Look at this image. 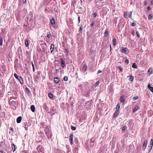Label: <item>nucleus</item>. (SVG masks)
<instances>
[{
  "instance_id": "nucleus-1",
  "label": "nucleus",
  "mask_w": 153,
  "mask_h": 153,
  "mask_svg": "<svg viewBox=\"0 0 153 153\" xmlns=\"http://www.w3.org/2000/svg\"><path fill=\"white\" fill-rule=\"evenodd\" d=\"M132 12H129V13H128L127 12H125L124 13L123 16L126 19H128V17L130 18H132Z\"/></svg>"
},
{
  "instance_id": "nucleus-2",
  "label": "nucleus",
  "mask_w": 153,
  "mask_h": 153,
  "mask_svg": "<svg viewBox=\"0 0 153 153\" xmlns=\"http://www.w3.org/2000/svg\"><path fill=\"white\" fill-rule=\"evenodd\" d=\"M120 51L122 53H128L129 52L128 50L126 48H124L123 47H121L120 48Z\"/></svg>"
},
{
  "instance_id": "nucleus-3",
  "label": "nucleus",
  "mask_w": 153,
  "mask_h": 153,
  "mask_svg": "<svg viewBox=\"0 0 153 153\" xmlns=\"http://www.w3.org/2000/svg\"><path fill=\"white\" fill-rule=\"evenodd\" d=\"M73 134H70V135L69 136V140L70 142V144L71 145H72L73 144Z\"/></svg>"
},
{
  "instance_id": "nucleus-4",
  "label": "nucleus",
  "mask_w": 153,
  "mask_h": 153,
  "mask_svg": "<svg viewBox=\"0 0 153 153\" xmlns=\"http://www.w3.org/2000/svg\"><path fill=\"white\" fill-rule=\"evenodd\" d=\"M147 140L146 139L145 140L143 144V149L144 150L146 147L147 144Z\"/></svg>"
},
{
  "instance_id": "nucleus-5",
  "label": "nucleus",
  "mask_w": 153,
  "mask_h": 153,
  "mask_svg": "<svg viewBox=\"0 0 153 153\" xmlns=\"http://www.w3.org/2000/svg\"><path fill=\"white\" fill-rule=\"evenodd\" d=\"M126 100L125 99V96L123 95L120 97V102L123 103V104H124V102Z\"/></svg>"
},
{
  "instance_id": "nucleus-6",
  "label": "nucleus",
  "mask_w": 153,
  "mask_h": 153,
  "mask_svg": "<svg viewBox=\"0 0 153 153\" xmlns=\"http://www.w3.org/2000/svg\"><path fill=\"white\" fill-rule=\"evenodd\" d=\"M43 108L46 111H47L49 110V108L47 106V105L46 103H45L43 104Z\"/></svg>"
},
{
  "instance_id": "nucleus-7",
  "label": "nucleus",
  "mask_w": 153,
  "mask_h": 153,
  "mask_svg": "<svg viewBox=\"0 0 153 153\" xmlns=\"http://www.w3.org/2000/svg\"><path fill=\"white\" fill-rule=\"evenodd\" d=\"M59 79L57 77H55L54 78V82L56 84L58 83L59 82Z\"/></svg>"
},
{
  "instance_id": "nucleus-8",
  "label": "nucleus",
  "mask_w": 153,
  "mask_h": 153,
  "mask_svg": "<svg viewBox=\"0 0 153 153\" xmlns=\"http://www.w3.org/2000/svg\"><path fill=\"white\" fill-rule=\"evenodd\" d=\"M19 81L20 83L21 84H23L24 83V82L21 76H19L18 78L17 79Z\"/></svg>"
},
{
  "instance_id": "nucleus-9",
  "label": "nucleus",
  "mask_w": 153,
  "mask_h": 153,
  "mask_svg": "<svg viewBox=\"0 0 153 153\" xmlns=\"http://www.w3.org/2000/svg\"><path fill=\"white\" fill-rule=\"evenodd\" d=\"M50 23L52 25L54 26L55 25V21L54 18L50 19Z\"/></svg>"
},
{
  "instance_id": "nucleus-10",
  "label": "nucleus",
  "mask_w": 153,
  "mask_h": 153,
  "mask_svg": "<svg viewBox=\"0 0 153 153\" xmlns=\"http://www.w3.org/2000/svg\"><path fill=\"white\" fill-rule=\"evenodd\" d=\"M60 60L61 61V66L64 67L65 65V63L62 58H61Z\"/></svg>"
},
{
  "instance_id": "nucleus-11",
  "label": "nucleus",
  "mask_w": 153,
  "mask_h": 153,
  "mask_svg": "<svg viewBox=\"0 0 153 153\" xmlns=\"http://www.w3.org/2000/svg\"><path fill=\"white\" fill-rule=\"evenodd\" d=\"M119 110H116L114 113L113 116V118H116L117 116L119 114Z\"/></svg>"
},
{
  "instance_id": "nucleus-12",
  "label": "nucleus",
  "mask_w": 153,
  "mask_h": 153,
  "mask_svg": "<svg viewBox=\"0 0 153 153\" xmlns=\"http://www.w3.org/2000/svg\"><path fill=\"white\" fill-rule=\"evenodd\" d=\"M37 150L38 152H42V147L40 145L38 146L37 148Z\"/></svg>"
},
{
  "instance_id": "nucleus-13",
  "label": "nucleus",
  "mask_w": 153,
  "mask_h": 153,
  "mask_svg": "<svg viewBox=\"0 0 153 153\" xmlns=\"http://www.w3.org/2000/svg\"><path fill=\"white\" fill-rule=\"evenodd\" d=\"M22 119V117L21 116L18 117L17 119V120H16L17 122L18 123H20L21 122Z\"/></svg>"
},
{
  "instance_id": "nucleus-14",
  "label": "nucleus",
  "mask_w": 153,
  "mask_h": 153,
  "mask_svg": "<svg viewBox=\"0 0 153 153\" xmlns=\"http://www.w3.org/2000/svg\"><path fill=\"white\" fill-rule=\"evenodd\" d=\"M148 88L152 92H153V87L151 86L149 84L148 85Z\"/></svg>"
},
{
  "instance_id": "nucleus-15",
  "label": "nucleus",
  "mask_w": 153,
  "mask_h": 153,
  "mask_svg": "<svg viewBox=\"0 0 153 153\" xmlns=\"http://www.w3.org/2000/svg\"><path fill=\"white\" fill-rule=\"evenodd\" d=\"M12 149L13 152H14L16 150V146L14 143H13L11 145Z\"/></svg>"
},
{
  "instance_id": "nucleus-16",
  "label": "nucleus",
  "mask_w": 153,
  "mask_h": 153,
  "mask_svg": "<svg viewBox=\"0 0 153 153\" xmlns=\"http://www.w3.org/2000/svg\"><path fill=\"white\" fill-rule=\"evenodd\" d=\"M29 126L28 123L26 122L25 123V128L26 130L28 129V126Z\"/></svg>"
},
{
  "instance_id": "nucleus-17",
  "label": "nucleus",
  "mask_w": 153,
  "mask_h": 153,
  "mask_svg": "<svg viewBox=\"0 0 153 153\" xmlns=\"http://www.w3.org/2000/svg\"><path fill=\"white\" fill-rule=\"evenodd\" d=\"M54 49V45L53 44H52L51 45V49H50L51 53H52L53 52V50Z\"/></svg>"
},
{
  "instance_id": "nucleus-18",
  "label": "nucleus",
  "mask_w": 153,
  "mask_h": 153,
  "mask_svg": "<svg viewBox=\"0 0 153 153\" xmlns=\"http://www.w3.org/2000/svg\"><path fill=\"white\" fill-rule=\"evenodd\" d=\"M153 69L152 68H150L148 70V73H149L150 74H151L152 73Z\"/></svg>"
},
{
  "instance_id": "nucleus-19",
  "label": "nucleus",
  "mask_w": 153,
  "mask_h": 153,
  "mask_svg": "<svg viewBox=\"0 0 153 153\" xmlns=\"http://www.w3.org/2000/svg\"><path fill=\"white\" fill-rule=\"evenodd\" d=\"M117 42V39L116 38H114L112 40V44L113 45H115L116 43Z\"/></svg>"
},
{
  "instance_id": "nucleus-20",
  "label": "nucleus",
  "mask_w": 153,
  "mask_h": 153,
  "mask_svg": "<svg viewBox=\"0 0 153 153\" xmlns=\"http://www.w3.org/2000/svg\"><path fill=\"white\" fill-rule=\"evenodd\" d=\"M30 108L32 112H34L35 111V107L34 105H31L30 106Z\"/></svg>"
},
{
  "instance_id": "nucleus-21",
  "label": "nucleus",
  "mask_w": 153,
  "mask_h": 153,
  "mask_svg": "<svg viewBox=\"0 0 153 153\" xmlns=\"http://www.w3.org/2000/svg\"><path fill=\"white\" fill-rule=\"evenodd\" d=\"M48 95L49 97L51 99H52L53 98V95L51 93H49L48 94Z\"/></svg>"
},
{
  "instance_id": "nucleus-22",
  "label": "nucleus",
  "mask_w": 153,
  "mask_h": 153,
  "mask_svg": "<svg viewBox=\"0 0 153 153\" xmlns=\"http://www.w3.org/2000/svg\"><path fill=\"white\" fill-rule=\"evenodd\" d=\"M139 108V107L138 106H137L135 107L133 110V112H134L137 110H138Z\"/></svg>"
},
{
  "instance_id": "nucleus-23",
  "label": "nucleus",
  "mask_w": 153,
  "mask_h": 153,
  "mask_svg": "<svg viewBox=\"0 0 153 153\" xmlns=\"http://www.w3.org/2000/svg\"><path fill=\"white\" fill-rule=\"evenodd\" d=\"M120 107V104L119 103H118L117 105L116 106V108L117 109V110H119Z\"/></svg>"
},
{
  "instance_id": "nucleus-24",
  "label": "nucleus",
  "mask_w": 153,
  "mask_h": 153,
  "mask_svg": "<svg viewBox=\"0 0 153 153\" xmlns=\"http://www.w3.org/2000/svg\"><path fill=\"white\" fill-rule=\"evenodd\" d=\"M132 67L133 68H137V65L135 63H134L132 65Z\"/></svg>"
},
{
  "instance_id": "nucleus-25",
  "label": "nucleus",
  "mask_w": 153,
  "mask_h": 153,
  "mask_svg": "<svg viewBox=\"0 0 153 153\" xmlns=\"http://www.w3.org/2000/svg\"><path fill=\"white\" fill-rule=\"evenodd\" d=\"M25 44L26 47H28L29 45V44L28 41L27 39L26 40Z\"/></svg>"
},
{
  "instance_id": "nucleus-26",
  "label": "nucleus",
  "mask_w": 153,
  "mask_h": 153,
  "mask_svg": "<svg viewBox=\"0 0 153 153\" xmlns=\"http://www.w3.org/2000/svg\"><path fill=\"white\" fill-rule=\"evenodd\" d=\"M134 77L132 76L131 75L130 76L129 79L131 81H132L134 80Z\"/></svg>"
},
{
  "instance_id": "nucleus-27",
  "label": "nucleus",
  "mask_w": 153,
  "mask_h": 153,
  "mask_svg": "<svg viewBox=\"0 0 153 153\" xmlns=\"http://www.w3.org/2000/svg\"><path fill=\"white\" fill-rule=\"evenodd\" d=\"M2 37H0V45L1 46L2 45Z\"/></svg>"
},
{
  "instance_id": "nucleus-28",
  "label": "nucleus",
  "mask_w": 153,
  "mask_h": 153,
  "mask_svg": "<svg viewBox=\"0 0 153 153\" xmlns=\"http://www.w3.org/2000/svg\"><path fill=\"white\" fill-rule=\"evenodd\" d=\"M108 30H106L105 31V32L104 36L105 37H106L108 36Z\"/></svg>"
},
{
  "instance_id": "nucleus-29",
  "label": "nucleus",
  "mask_w": 153,
  "mask_h": 153,
  "mask_svg": "<svg viewBox=\"0 0 153 153\" xmlns=\"http://www.w3.org/2000/svg\"><path fill=\"white\" fill-rule=\"evenodd\" d=\"M152 16H153L152 14H150L148 16V19L150 20L152 17Z\"/></svg>"
},
{
  "instance_id": "nucleus-30",
  "label": "nucleus",
  "mask_w": 153,
  "mask_h": 153,
  "mask_svg": "<svg viewBox=\"0 0 153 153\" xmlns=\"http://www.w3.org/2000/svg\"><path fill=\"white\" fill-rule=\"evenodd\" d=\"M126 129V126H123L122 128V131H124Z\"/></svg>"
},
{
  "instance_id": "nucleus-31",
  "label": "nucleus",
  "mask_w": 153,
  "mask_h": 153,
  "mask_svg": "<svg viewBox=\"0 0 153 153\" xmlns=\"http://www.w3.org/2000/svg\"><path fill=\"white\" fill-rule=\"evenodd\" d=\"M63 79L64 81H67L68 80V77L67 76H65Z\"/></svg>"
},
{
  "instance_id": "nucleus-32",
  "label": "nucleus",
  "mask_w": 153,
  "mask_h": 153,
  "mask_svg": "<svg viewBox=\"0 0 153 153\" xmlns=\"http://www.w3.org/2000/svg\"><path fill=\"white\" fill-rule=\"evenodd\" d=\"M71 129L73 131L75 130L76 129V127L73 126H71Z\"/></svg>"
},
{
  "instance_id": "nucleus-33",
  "label": "nucleus",
  "mask_w": 153,
  "mask_h": 153,
  "mask_svg": "<svg viewBox=\"0 0 153 153\" xmlns=\"http://www.w3.org/2000/svg\"><path fill=\"white\" fill-rule=\"evenodd\" d=\"M51 34L49 33L47 35V37L48 38H49L51 37Z\"/></svg>"
},
{
  "instance_id": "nucleus-34",
  "label": "nucleus",
  "mask_w": 153,
  "mask_h": 153,
  "mask_svg": "<svg viewBox=\"0 0 153 153\" xmlns=\"http://www.w3.org/2000/svg\"><path fill=\"white\" fill-rule=\"evenodd\" d=\"M14 76H15V77L16 79H17V78H18V77L19 76L17 75L16 74V73H15L14 74Z\"/></svg>"
},
{
  "instance_id": "nucleus-35",
  "label": "nucleus",
  "mask_w": 153,
  "mask_h": 153,
  "mask_svg": "<svg viewBox=\"0 0 153 153\" xmlns=\"http://www.w3.org/2000/svg\"><path fill=\"white\" fill-rule=\"evenodd\" d=\"M100 83V82L99 81H97L95 84V86H97V85H98Z\"/></svg>"
},
{
  "instance_id": "nucleus-36",
  "label": "nucleus",
  "mask_w": 153,
  "mask_h": 153,
  "mask_svg": "<svg viewBox=\"0 0 153 153\" xmlns=\"http://www.w3.org/2000/svg\"><path fill=\"white\" fill-rule=\"evenodd\" d=\"M138 98V96H135V97H134L133 98V99L134 100H136Z\"/></svg>"
},
{
  "instance_id": "nucleus-37",
  "label": "nucleus",
  "mask_w": 153,
  "mask_h": 153,
  "mask_svg": "<svg viewBox=\"0 0 153 153\" xmlns=\"http://www.w3.org/2000/svg\"><path fill=\"white\" fill-rule=\"evenodd\" d=\"M136 34L137 35V36L138 37H139L140 36V35L139 34V33L138 32V31H137L136 32Z\"/></svg>"
},
{
  "instance_id": "nucleus-38",
  "label": "nucleus",
  "mask_w": 153,
  "mask_h": 153,
  "mask_svg": "<svg viewBox=\"0 0 153 153\" xmlns=\"http://www.w3.org/2000/svg\"><path fill=\"white\" fill-rule=\"evenodd\" d=\"M125 62L127 64H128L129 63L128 60V59H126L125 60Z\"/></svg>"
},
{
  "instance_id": "nucleus-39",
  "label": "nucleus",
  "mask_w": 153,
  "mask_h": 153,
  "mask_svg": "<svg viewBox=\"0 0 153 153\" xmlns=\"http://www.w3.org/2000/svg\"><path fill=\"white\" fill-rule=\"evenodd\" d=\"M150 144H153V140L152 139L150 141Z\"/></svg>"
},
{
  "instance_id": "nucleus-40",
  "label": "nucleus",
  "mask_w": 153,
  "mask_h": 153,
  "mask_svg": "<svg viewBox=\"0 0 153 153\" xmlns=\"http://www.w3.org/2000/svg\"><path fill=\"white\" fill-rule=\"evenodd\" d=\"M83 68L84 69H85V70L87 69V66L86 65H84Z\"/></svg>"
},
{
  "instance_id": "nucleus-41",
  "label": "nucleus",
  "mask_w": 153,
  "mask_h": 153,
  "mask_svg": "<svg viewBox=\"0 0 153 153\" xmlns=\"http://www.w3.org/2000/svg\"><path fill=\"white\" fill-rule=\"evenodd\" d=\"M9 129L10 130V131H11L12 132L13 131V128L12 127H10V128H9Z\"/></svg>"
},
{
  "instance_id": "nucleus-42",
  "label": "nucleus",
  "mask_w": 153,
  "mask_h": 153,
  "mask_svg": "<svg viewBox=\"0 0 153 153\" xmlns=\"http://www.w3.org/2000/svg\"><path fill=\"white\" fill-rule=\"evenodd\" d=\"M132 26H134L136 25V24L134 22H133L131 24Z\"/></svg>"
},
{
  "instance_id": "nucleus-43",
  "label": "nucleus",
  "mask_w": 153,
  "mask_h": 153,
  "mask_svg": "<svg viewBox=\"0 0 153 153\" xmlns=\"http://www.w3.org/2000/svg\"><path fill=\"white\" fill-rule=\"evenodd\" d=\"M147 9L148 10H149L151 9V8L149 6L147 7Z\"/></svg>"
},
{
  "instance_id": "nucleus-44",
  "label": "nucleus",
  "mask_w": 153,
  "mask_h": 153,
  "mask_svg": "<svg viewBox=\"0 0 153 153\" xmlns=\"http://www.w3.org/2000/svg\"><path fill=\"white\" fill-rule=\"evenodd\" d=\"M82 28L81 27H80V28L79 29V31L80 32H82Z\"/></svg>"
},
{
  "instance_id": "nucleus-45",
  "label": "nucleus",
  "mask_w": 153,
  "mask_h": 153,
  "mask_svg": "<svg viewBox=\"0 0 153 153\" xmlns=\"http://www.w3.org/2000/svg\"><path fill=\"white\" fill-rule=\"evenodd\" d=\"M78 22L79 23L80 22V17L79 16L78 17Z\"/></svg>"
},
{
  "instance_id": "nucleus-46",
  "label": "nucleus",
  "mask_w": 153,
  "mask_h": 153,
  "mask_svg": "<svg viewBox=\"0 0 153 153\" xmlns=\"http://www.w3.org/2000/svg\"><path fill=\"white\" fill-rule=\"evenodd\" d=\"M94 22H93L92 23V24H91V26H93L94 25Z\"/></svg>"
},
{
  "instance_id": "nucleus-47",
  "label": "nucleus",
  "mask_w": 153,
  "mask_h": 153,
  "mask_svg": "<svg viewBox=\"0 0 153 153\" xmlns=\"http://www.w3.org/2000/svg\"><path fill=\"white\" fill-rule=\"evenodd\" d=\"M101 72H102V71H101L99 70V71H98V72H97V74H99V73H101Z\"/></svg>"
},
{
  "instance_id": "nucleus-48",
  "label": "nucleus",
  "mask_w": 153,
  "mask_h": 153,
  "mask_svg": "<svg viewBox=\"0 0 153 153\" xmlns=\"http://www.w3.org/2000/svg\"><path fill=\"white\" fill-rule=\"evenodd\" d=\"M153 146V144H150V148L151 149H152Z\"/></svg>"
},
{
  "instance_id": "nucleus-49",
  "label": "nucleus",
  "mask_w": 153,
  "mask_h": 153,
  "mask_svg": "<svg viewBox=\"0 0 153 153\" xmlns=\"http://www.w3.org/2000/svg\"><path fill=\"white\" fill-rule=\"evenodd\" d=\"M94 17H95L97 16V14L96 13H95L94 14Z\"/></svg>"
},
{
  "instance_id": "nucleus-50",
  "label": "nucleus",
  "mask_w": 153,
  "mask_h": 153,
  "mask_svg": "<svg viewBox=\"0 0 153 153\" xmlns=\"http://www.w3.org/2000/svg\"><path fill=\"white\" fill-rule=\"evenodd\" d=\"M22 1L24 3H25L26 2V0H22Z\"/></svg>"
},
{
  "instance_id": "nucleus-51",
  "label": "nucleus",
  "mask_w": 153,
  "mask_h": 153,
  "mask_svg": "<svg viewBox=\"0 0 153 153\" xmlns=\"http://www.w3.org/2000/svg\"><path fill=\"white\" fill-rule=\"evenodd\" d=\"M32 65L33 68L34 67V65L32 62Z\"/></svg>"
},
{
  "instance_id": "nucleus-52",
  "label": "nucleus",
  "mask_w": 153,
  "mask_h": 153,
  "mask_svg": "<svg viewBox=\"0 0 153 153\" xmlns=\"http://www.w3.org/2000/svg\"><path fill=\"white\" fill-rule=\"evenodd\" d=\"M152 149H151V148H150V149H149L148 151H149V152L151 151V150Z\"/></svg>"
},
{
  "instance_id": "nucleus-53",
  "label": "nucleus",
  "mask_w": 153,
  "mask_h": 153,
  "mask_svg": "<svg viewBox=\"0 0 153 153\" xmlns=\"http://www.w3.org/2000/svg\"><path fill=\"white\" fill-rule=\"evenodd\" d=\"M147 4V2L146 1H145L144 3V5H146Z\"/></svg>"
},
{
  "instance_id": "nucleus-54",
  "label": "nucleus",
  "mask_w": 153,
  "mask_h": 153,
  "mask_svg": "<svg viewBox=\"0 0 153 153\" xmlns=\"http://www.w3.org/2000/svg\"><path fill=\"white\" fill-rule=\"evenodd\" d=\"M111 49H112L111 47V45L110 46V51H111Z\"/></svg>"
},
{
  "instance_id": "nucleus-55",
  "label": "nucleus",
  "mask_w": 153,
  "mask_h": 153,
  "mask_svg": "<svg viewBox=\"0 0 153 153\" xmlns=\"http://www.w3.org/2000/svg\"><path fill=\"white\" fill-rule=\"evenodd\" d=\"M33 72H34L35 71V67L33 68Z\"/></svg>"
},
{
  "instance_id": "nucleus-56",
  "label": "nucleus",
  "mask_w": 153,
  "mask_h": 153,
  "mask_svg": "<svg viewBox=\"0 0 153 153\" xmlns=\"http://www.w3.org/2000/svg\"><path fill=\"white\" fill-rule=\"evenodd\" d=\"M65 52H66V53H68V51H67V50L66 49H65Z\"/></svg>"
},
{
  "instance_id": "nucleus-57",
  "label": "nucleus",
  "mask_w": 153,
  "mask_h": 153,
  "mask_svg": "<svg viewBox=\"0 0 153 153\" xmlns=\"http://www.w3.org/2000/svg\"><path fill=\"white\" fill-rule=\"evenodd\" d=\"M151 4H153V1H152L151 2Z\"/></svg>"
},
{
  "instance_id": "nucleus-58",
  "label": "nucleus",
  "mask_w": 153,
  "mask_h": 153,
  "mask_svg": "<svg viewBox=\"0 0 153 153\" xmlns=\"http://www.w3.org/2000/svg\"><path fill=\"white\" fill-rule=\"evenodd\" d=\"M1 121L0 120V127H1Z\"/></svg>"
},
{
  "instance_id": "nucleus-59",
  "label": "nucleus",
  "mask_w": 153,
  "mask_h": 153,
  "mask_svg": "<svg viewBox=\"0 0 153 153\" xmlns=\"http://www.w3.org/2000/svg\"><path fill=\"white\" fill-rule=\"evenodd\" d=\"M119 69L120 70V71H122V69H121V68H119Z\"/></svg>"
},
{
  "instance_id": "nucleus-60",
  "label": "nucleus",
  "mask_w": 153,
  "mask_h": 153,
  "mask_svg": "<svg viewBox=\"0 0 153 153\" xmlns=\"http://www.w3.org/2000/svg\"><path fill=\"white\" fill-rule=\"evenodd\" d=\"M0 153H4L3 151H0Z\"/></svg>"
},
{
  "instance_id": "nucleus-61",
  "label": "nucleus",
  "mask_w": 153,
  "mask_h": 153,
  "mask_svg": "<svg viewBox=\"0 0 153 153\" xmlns=\"http://www.w3.org/2000/svg\"><path fill=\"white\" fill-rule=\"evenodd\" d=\"M39 152V153H44L43 152H42H42Z\"/></svg>"
},
{
  "instance_id": "nucleus-62",
  "label": "nucleus",
  "mask_w": 153,
  "mask_h": 153,
  "mask_svg": "<svg viewBox=\"0 0 153 153\" xmlns=\"http://www.w3.org/2000/svg\"><path fill=\"white\" fill-rule=\"evenodd\" d=\"M27 89H28V90H29L27 88H26V91L27 90Z\"/></svg>"
},
{
  "instance_id": "nucleus-63",
  "label": "nucleus",
  "mask_w": 153,
  "mask_h": 153,
  "mask_svg": "<svg viewBox=\"0 0 153 153\" xmlns=\"http://www.w3.org/2000/svg\"><path fill=\"white\" fill-rule=\"evenodd\" d=\"M56 71L57 72V71H59V70L58 69H56Z\"/></svg>"
}]
</instances>
